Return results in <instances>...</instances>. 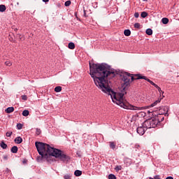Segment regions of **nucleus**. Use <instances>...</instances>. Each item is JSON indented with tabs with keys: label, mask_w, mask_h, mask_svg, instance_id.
<instances>
[{
	"label": "nucleus",
	"mask_w": 179,
	"mask_h": 179,
	"mask_svg": "<svg viewBox=\"0 0 179 179\" xmlns=\"http://www.w3.org/2000/svg\"><path fill=\"white\" fill-rule=\"evenodd\" d=\"M90 75L92 78L94 83L99 90H101L106 94H110L111 97H114L117 100L115 92L108 85L107 79H113L115 78L117 73L114 69H111V66L106 64H96L90 62Z\"/></svg>",
	"instance_id": "1"
},
{
	"label": "nucleus",
	"mask_w": 179,
	"mask_h": 179,
	"mask_svg": "<svg viewBox=\"0 0 179 179\" xmlns=\"http://www.w3.org/2000/svg\"><path fill=\"white\" fill-rule=\"evenodd\" d=\"M113 92L114 91L113 90ZM114 92L116 96V99H114V96H111V94H108V96H110L112 101L113 103H116L117 106H120V107H122V108H126V110H134V111H141V110H145V108L155 107V106H157V104H159V103L162 101V99H159L158 100L155 101L149 106L138 107V106H132L129 104V103L125 102V101L124 100V95L127 94V92H124L123 91H122V92H119V93H116L115 92Z\"/></svg>",
	"instance_id": "2"
},
{
	"label": "nucleus",
	"mask_w": 179,
	"mask_h": 179,
	"mask_svg": "<svg viewBox=\"0 0 179 179\" xmlns=\"http://www.w3.org/2000/svg\"><path fill=\"white\" fill-rule=\"evenodd\" d=\"M35 146L38 150L40 156L36 157L37 162L39 163H43L45 160L47 162H52L51 159V147L50 145L41 142L36 141L35 143Z\"/></svg>",
	"instance_id": "3"
},
{
	"label": "nucleus",
	"mask_w": 179,
	"mask_h": 179,
	"mask_svg": "<svg viewBox=\"0 0 179 179\" xmlns=\"http://www.w3.org/2000/svg\"><path fill=\"white\" fill-rule=\"evenodd\" d=\"M50 152L52 157H53L56 159H59V160H61V162H63L64 163H68V162L71 160V157L65 154V152L61 150L50 147Z\"/></svg>",
	"instance_id": "4"
},
{
	"label": "nucleus",
	"mask_w": 179,
	"mask_h": 179,
	"mask_svg": "<svg viewBox=\"0 0 179 179\" xmlns=\"http://www.w3.org/2000/svg\"><path fill=\"white\" fill-rule=\"evenodd\" d=\"M131 76V74L128 72H124L120 74L121 80L124 82L122 83V87L124 92L128 90V87L131 86V78H129Z\"/></svg>",
	"instance_id": "5"
},
{
	"label": "nucleus",
	"mask_w": 179,
	"mask_h": 179,
	"mask_svg": "<svg viewBox=\"0 0 179 179\" xmlns=\"http://www.w3.org/2000/svg\"><path fill=\"white\" fill-rule=\"evenodd\" d=\"M157 125H159V123L155 117L144 121V127L148 129H150V128H156Z\"/></svg>",
	"instance_id": "6"
},
{
	"label": "nucleus",
	"mask_w": 179,
	"mask_h": 179,
	"mask_svg": "<svg viewBox=\"0 0 179 179\" xmlns=\"http://www.w3.org/2000/svg\"><path fill=\"white\" fill-rule=\"evenodd\" d=\"M157 114L167 117L169 115V106L159 107V109L157 111Z\"/></svg>",
	"instance_id": "7"
},
{
	"label": "nucleus",
	"mask_w": 179,
	"mask_h": 179,
	"mask_svg": "<svg viewBox=\"0 0 179 179\" xmlns=\"http://www.w3.org/2000/svg\"><path fill=\"white\" fill-rule=\"evenodd\" d=\"M148 127H145V122H143L141 126L137 127L136 131L137 134L139 135H145V132L148 130Z\"/></svg>",
	"instance_id": "8"
},
{
	"label": "nucleus",
	"mask_w": 179,
	"mask_h": 179,
	"mask_svg": "<svg viewBox=\"0 0 179 179\" xmlns=\"http://www.w3.org/2000/svg\"><path fill=\"white\" fill-rule=\"evenodd\" d=\"M153 117H155V120H157L158 124H160V122H162V121H164V115H159V113H157V115L153 113H152Z\"/></svg>",
	"instance_id": "9"
},
{
	"label": "nucleus",
	"mask_w": 179,
	"mask_h": 179,
	"mask_svg": "<svg viewBox=\"0 0 179 179\" xmlns=\"http://www.w3.org/2000/svg\"><path fill=\"white\" fill-rule=\"evenodd\" d=\"M135 76H137V79H144V80H147L148 83L151 81L150 79L147 78L146 76H141V74H136Z\"/></svg>",
	"instance_id": "10"
},
{
	"label": "nucleus",
	"mask_w": 179,
	"mask_h": 179,
	"mask_svg": "<svg viewBox=\"0 0 179 179\" xmlns=\"http://www.w3.org/2000/svg\"><path fill=\"white\" fill-rule=\"evenodd\" d=\"M14 141L15 143H17L18 145H20L23 142V138L20 136H17V138H15Z\"/></svg>",
	"instance_id": "11"
},
{
	"label": "nucleus",
	"mask_w": 179,
	"mask_h": 179,
	"mask_svg": "<svg viewBox=\"0 0 179 179\" xmlns=\"http://www.w3.org/2000/svg\"><path fill=\"white\" fill-rule=\"evenodd\" d=\"M5 111L7 114H10V113H13L15 111V108H13V106L8 107L5 110Z\"/></svg>",
	"instance_id": "12"
},
{
	"label": "nucleus",
	"mask_w": 179,
	"mask_h": 179,
	"mask_svg": "<svg viewBox=\"0 0 179 179\" xmlns=\"http://www.w3.org/2000/svg\"><path fill=\"white\" fill-rule=\"evenodd\" d=\"M124 164H126V166H131V159H129V158H124Z\"/></svg>",
	"instance_id": "13"
},
{
	"label": "nucleus",
	"mask_w": 179,
	"mask_h": 179,
	"mask_svg": "<svg viewBox=\"0 0 179 179\" xmlns=\"http://www.w3.org/2000/svg\"><path fill=\"white\" fill-rule=\"evenodd\" d=\"M131 76H129V78H131V82H134V80H138L139 79H138V78H135L136 77L135 75L136 74H132L131 73Z\"/></svg>",
	"instance_id": "14"
},
{
	"label": "nucleus",
	"mask_w": 179,
	"mask_h": 179,
	"mask_svg": "<svg viewBox=\"0 0 179 179\" xmlns=\"http://www.w3.org/2000/svg\"><path fill=\"white\" fill-rule=\"evenodd\" d=\"M145 33L148 34V36H152V34H153V30H152L150 28H148L146 29Z\"/></svg>",
	"instance_id": "15"
},
{
	"label": "nucleus",
	"mask_w": 179,
	"mask_h": 179,
	"mask_svg": "<svg viewBox=\"0 0 179 179\" xmlns=\"http://www.w3.org/2000/svg\"><path fill=\"white\" fill-rule=\"evenodd\" d=\"M74 176H76V177H80V176H82V171H79V170L75 171Z\"/></svg>",
	"instance_id": "16"
},
{
	"label": "nucleus",
	"mask_w": 179,
	"mask_h": 179,
	"mask_svg": "<svg viewBox=\"0 0 179 179\" xmlns=\"http://www.w3.org/2000/svg\"><path fill=\"white\" fill-rule=\"evenodd\" d=\"M17 146H13L11 149H10V152L11 153H17Z\"/></svg>",
	"instance_id": "17"
},
{
	"label": "nucleus",
	"mask_w": 179,
	"mask_h": 179,
	"mask_svg": "<svg viewBox=\"0 0 179 179\" xmlns=\"http://www.w3.org/2000/svg\"><path fill=\"white\" fill-rule=\"evenodd\" d=\"M124 36H126L127 37H129V36H131V30L129 29H125L124 31Z\"/></svg>",
	"instance_id": "18"
},
{
	"label": "nucleus",
	"mask_w": 179,
	"mask_h": 179,
	"mask_svg": "<svg viewBox=\"0 0 179 179\" xmlns=\"http://www.w3.org/2000/svg\"><path fill=\"white\" fill-rule=\"evenodd\" d=\"M69 48L70 50H75V43L73 42H70L69 43Z\"/></svg>",
	"instance_id": "19"
},
{
	"label": "nucleus",
	"mask_w": 179,
	"mask_h": 179,
	"mask_svg": "<svg viewBox=\"0 0 179 179\" xmlns=\"http://www.w3.org/2000/svg\"><path fill=\"white\" fill-rule=\"evenodd\" d=\"M6 10V6L3 4L0 5V12H5Z\"/></svg>",
	"instance_id": "20"
},
{
	"label": "nucleus",
	"mask_w": 179,
	"mask_h": 179,
	"mask_svg": "<svg viewBox=\"0 0 179 179\" xmlns=\"http://www.w3.org/2000/svg\"><path fill=\"white\" fill-rule=\"evenodd\" d=\"M0 146L2 148V149H6V148H8V145H6V143H5L3 141L0 143Z\"/></svg>",
	"instance_id": "21"
},
{
	"label": "nucleus",
	"mask_w": 179,
	"mask_h": 179,
	"mask_svg": "<svg viewBox=\"0 0 179 179\" xmlns=\"http://www.w3.org/2000/svg\"><path fill=\"white\" fill-rule=\"evenodd\" d=\"M109 146L110 149H113L114 150V149H115V143L113 141L109 142Z\"/></svg>",
	"instance_id": "22"
},
{
	"label": "nucleus",
	"mask_w": 179,
	"mask_h": 179,
	"mask_svg": "<svg viewBox=\"0 0 179 179\" xmlns=\"http://www.w3.org/2000/svg\"><path fill=\"white\" fill-rule=\"evenodd\" d=\"M62 90V87L61 86H57L55 87V92H56V93H59V92H61Z\"/></svg>",
	"instance_id": "23"
},
{
	"label": "nucleus",
	"mask_w": 179,
	"mask_h": 179,
	"mask_svg": "<svg viewBox=\"0 0 179 179\" xmlns=\"http://www.w3.org/2000/svg\"><path fill=\"white\" fill-rule=\"evenodd\" d=\"M30 114V112H29L28 110H24L22 111V115L23 117H27Z\"/></svg>",
	"instance_id": "24"
},
{
	"label": "nucleus",
	"mask_w": 179,
	"mask_h": 179,
	"mask_svg": "<svg viewBox=\"0 0 179 179\" xmlns=\"http://www.w3.org/2000/svg\"><path fill=\"white\" fill-rule=\"evenodd\" d=\"M162 22L163 24H167V23H169V18L164 17L162 19Z\"/></svg>",
	"instance_id": "25"
},
{
	"label": "nucleus",
	"mask_w": 179,
	"mask_h": 179,
	"mask_svg": "<svg viewBox=\"0 0 179 179\" xmlns=\"http://www.w3.org/2000/svg\"><path fill=\"white\" fill-rule=\"evenodd\" d=\"M141 17L145 19V17H146L148 16V13L145 11H143L141 13Z\"/></svg>",
	"instance_id": "26"
},
{
	"label": "nucleus",
	"mask_w": 179,
	"mask_h": 179,
	"mask_svg": "<svg viewBox=\"0 0 179 179\" xmlns=\"http://www.w3.org/2000/svg\"><path fill=\"white\" fill-rule=\"evenodd\" d=\"M13 131H7L6 133V136H7V138H10L13 135Z\"/></svg>",
	"instance_id": "27"
},
{
	"label": "nucleus",
	"mask_w": 179,
	"mask_h": 179,
	"mask_svg": "<svg viewBox=\"0 0 179 179\" xmlns=\"http://www.w3.org/2000/svg\"><path fill=\"white\" fill-rule=\"evenodd\" d=\"M108 179H117V176L113 173H110L108 175Z\"/></svg>",
	"instance_id": "28"
},
{
	"label": "nucleus",
	"mask_w": 179,
	"mask_h": 179,
	"mask_svg": "<svg viewBox=\"0 0 179 179\" xmlns=\"http://www.w3.org/2000/svg\"><path fill=\"white\" fill-rule=\"evenodd\" d=\"M155 87H156V89H157V90H158V92L160 93V94H162H162L164 93V92H163V91L162 90V88H160V87H159V85L155 86Z\"/></svg>",
	"instance_id": "29"
},
{
	"label": "nucleus",
	"mask_w": 179,
	"mask_h": 179,
	"mask_svg": "<svg viewBox=\"0 0 179 179\" xmlns=\"http://www.w3.org/2000/svg\"><path fill=\"white\" fill-rule=\"evenodd\" d=\"M5 65H6V66H12V62H10L9 60H7L5 62Z\"/></svg>",
	"instance_id": "30"
},
{
	"label": "nucleus",
	"mask_w": 179,
	"mask_h": 179,
	"mask_svg": "<svg viewBox=\"0 0 179 179\" xmlns=\"http://www.w3.org/2000/svg\"><path fill=\"white\" fill-rule=\"evenodd\" d=\"M72 177V174L69 173V174H66L64 176V179H71V178Z\"/></svg>",
	"instance_id": "31"
},
{
	"label": "nucleus",
	"mask_w": 179,
	"mask_h": 179,
	"mask_svg": "<svg viewBox=\"0 0 179 179\" xmlns=\"http://www.w3.org/2000/svg\"><path fill=\"white\" fill-rule=\"evenodd\" d=\"M134 27L135 29H141V24H139V22H136L134 24Z\"/></svg>",
	"instance_id": "32"
},
{
	"label": "nucleus",
	"mask_w": 179,
	"mask_h": 179,
	"mask_svg": "<svg viewBox=\"0 0 179 179\" xmlns=\"http://www.w3.org/2000/svg\"><path fill=\"white\" fill-rule=\"evenodd\" d=\"M115 171H120V170H122V166H116L115 168Z\"/></svg>",
	"instance_id": "33"
},
{
	"label": "nucleus",
	"mask_w": 179,
	"mask_h": 179,
	"mask_svg": "<svg viewBox=\"0 0 179 179\" xmlns=\"http://www.w3.org/2000/svg\"><path fill=\"white\" fill-rule=\"evenodd\" d=\"M17 129H22V128H23V124H22V123H17Z\"/></svg>",
	"instance_id": "34"
},
{
	"label": "nucleus",
	"mask_w": 179,
	"mask_h": 179,
	"mask_svg": "<svg viewBox=\"0 0 179 179\" xmlns=\"http://www.w3.org/2000/svg\"><path fill=\"white\" fill-rule=\"evenodd\" d=\"M71 3V2L70 0L66 1L65 2V3H64V6H70Z\"/></svg>",
	"instance_id": "35"
},
{
	"label": "nucleus",
	"mask_w": 179,
	"mask_h": 179,
	"mask_svg": "<svg viewBox=\"0 0 179 179\" xmlns=\"http://www.w3.org/2000/svg\"><path fill=\"white\" fill-rule=\"evenodd\" d=\"M36 135H40V134H41V129L36 128Z\"/></svg>",
	"instance_id": "36"
},
{
	"label": "nucleus",
	"mask_w": 179,
	"mask_h": 179,
	"mask_svg": "<svg viewBox=\"0 0 179 179\" xmlns=\"http://www.w3.org/2000/svg\"><path fill=\"white\" fill-rule=\"evenodd\" d=\"M76 155H77L78 157H80V158L82 157V152L80 151H78L76 152Z\"/></svg>",
	"instance_id": "37"
},
{
	"label": "nucleus",
	"mask_w": 179,
	"mask_h": 179,
	"mask_svg": "<svg viewBox=\"0 0 179 179\" xmlns=\"http://www.w3.org/2000/svg\"><path fill=\"white\" fill-rule=\"evenodd\" d=\"M22 100L26 101V100H27V95H22Z\"/></svg>",
	"instance_id": "38"
},
{
	"label": "nucleus",
	"mask_w": 179,
	"mask_h": 179,
	"mask_svg": "<svg viewBox=\"0 0 179 179\" xmlns=\"http://www.w3.org/2000/svg\"><path fill=\"white\" fill-rule=\"evenodd\" d=\"M3 160H8V155H3Z\"/></svg>",
	"instance_id": "39"
},
{
	"label": "nucleus",
	"mask_w": 179,
	"mask_h": 179,
	"mask_svg": "<svg viewBox=\"0 0 179 179\" xmlns=\"http://www.w3.org/2000/svg\"><path fill=\"white\" fill-rule=\"evenodd\" d=\"M149 83H150V85H152V86H155V87L157 85L156 83H153V81L152 80Z\"/></svg>",
	"instance_id": "40"
},
{
	"label": "nucleus",
	"mask_w": 179,
	"mask_h": 179,
	"mask_svg": "<svg viewBox=\"0 0 179 179\" xmlns=\"http://www.w3.org/2000/svg\"><path fill=\"white\" fill-rule=\"evenodd\" d=\"M134 17H139V13H134Z\"/></svg>",
	"instance_id": "41"
},
{
	"label": "nucleus",
	"mask_w": 179,
	"mask_h": 179,
	"mask_svg": "<svg viewBox=\"0 0 179 179\" xmlns=\"http://www.w3.org/2000/svg\"><path fill=\"white\" fill-rule=\"evenodd\" d=\"M154 179H160V176L159 175H157L154 177Z\"/></svg>",
	"instance_id": "42"
},
{
	"label": "nucleus",
	"mask_w": 179,
	"mask_h": 179,
	"mask_svg": "<svg viewBox=\"0 0 179 179\" xmlns=\"http://www.w3.org/2000/svg\"><path fill=\"white\" fill-rule=\"evenodd\" d=\"M83 16H84L85 17H87V15H86V10H84Z\"/></svg>",
	"instance_id": "43"
},
{
	"label": "nucleus",
	"mask_w": 179,
	"mask_h": 179,
	"mask_svg": "<svg viewBox=\"0 0 179 179\" xmlns=\"http://www.w3.org/2000/svg\"><path fill=\"white\" fill-rule=\"evenodd\" d=\"M166 179H174L172 176H168L166 178Z\"/></svg>",
	"instance_id": "44"
},
{
	"label": "nucleus",
	"mask_w": 179,
	"mask_h": 179,
	"mask_svg": "<svg viewBox=\"0 0 179 179\" xmlns=\"http://www.w3.org/2000/svg\"><path fill=\"white\" fill-rule=\"evenodd\" d=\"M148 114H150V113H152V114H153V113H154V114H155V113H156V112H155V111H150V110H148Z\"/></svg>",
	"instance_id": "45"
},
{
	"label": "nucleus",
	"mask_w": 179,
	"mask_h": 179,
	"mask_svg": "<svg viewBox=\"0 0 179 179\" xmlns=\"http://www.w3.org/2000/svg\"><path fill=\"white\" fill-rule=\"evenodd\" d=\"M42 1H43V2H45V3L50 2V0H42Z\"/></svg>",
	"instance_id": "46"
},
{
	"label": "nucleus",
	"mask_w": 179,
	"mask_h": 179,
	"mask_svg": "<svg viewBox=\"0 0 179 179\" xmlns=\"http://www.w3.org/2000/svg\"><path fill=\"white\" fill-rule=\"evenodd\" d=\"M135 148H136V149H139V145H135Z\"/></svg>",
	"instance_id": "47"
},
{
	"label": "nucleus",
	"mask_w": 179,
	"mask_h": 179,
	"mask_svg": "<svg viewBox=\"0 0 179 179\" xmlns=\"http://www.w3.org/2000/svg\"><path fill=\"white\" fill-rule=\"evenodd\" d=\"M22 163H23V164H25V163H27V161L24 160V161L22 162Z\"/></svg>",
	"instance_id": "48"
},
{
	"label": "nucleus",
	"mask_w": 179,
	"mask_h": 179,
	"mask_svg": "<svg viewBox=\"0 0 179 179\" xmlns=\"http://www.w3.org/2000/svg\"><path fill=\"white\" fill-rule=\"evenodd\" d=\"M58 6H61V4H58Z\"/></svg>",
	"instance_id": "49"
},
{
	"label": "nucleus",
	"mask_w": 179,
	"mask_h": 179,
	"mask_svg": "<svg viewBox=\"0 0 179 179\" xmlns=\"http://www.w3.org/2000/svg\"><path fill=\"white\" fill-rule=\"evenodd\" d=\"M143 1H148V0H143Z\"/></svg>",
	"instance_id": "50"
}]
</instances>
